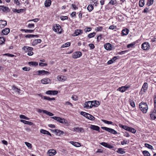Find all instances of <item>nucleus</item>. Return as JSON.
<instances>
[{"mask_svg": "<svg viewBox=\"0 0 156 156\" xmlns=\"http://www.w3.org/2000/svg\"><path fill=\"white\" fill-rule=\"evenodd\" d=\"M139 108L143 113H146L147 112L148 106L146 102H141L140 103Z\"/></svg>", "mask_w": 156, "mask_h": 156, "instance_id": "f257e3e1", "label": "nucleus"}, {"mask_svg": "<svg viewBox=\"0 0 156 156\" xmlns=\"http://www.w3.org/2000/svg\"><path fill=\"white\" fill-rule=\"evenodd\" d=\"M23 49L25 52H28L27 55L29 56L32 55L33 54V52L32 51L33 50V48L28 46H24L23 48Z\"/></svg>", "mask_w": 156, "mask_h": 156, "instance_id": "f03ea898", "label": "nucleus"}, {"mask_svg": "<svg viewBox=\"0 0 156 156\" xmlns=\"http://www.w3.org/2000/svg\"><path fill=\"white\" fill-rule=\"evenodd\" d=\"M105 49L107 50H112L114 49V46L109 43H107L104 45Z\"/></svg>", "mask_w": 156, "mask_h": 156, "instance_id": "7ed1b4c3", "label": "nucleus"}, {"mask_svg": "<svg viewBox=\"0 0 156 156\" xmlns=\"http://www.w3.org/2000/svg\"><path fill=\"white\" fill-rule=\"evenodd\" d=\"M52 118L53 119L57 120V121L61 123H66L67 122V120L64 119H62L59 117L54 116L52 117Z\"/></svg>", "mask_w": 156, "mask_h": 156, "instance_id": "20e7f679", "label": "nucleus"}, {"mask_svg": "<svg viewBox=\"0 0 156 156\" xmlns=\"http://www.w3.org/2000/svg\"><path fill=\"white\" fill-rule=\"evenodd\" d=\"M101 128L103 129H104L106 131L112 133V134H117V132L114 129L112 128H108L105 127H101Z\"/></svg>", "mask_w": 156, "mask_h": 156, "instance_id": "39448f33", "label": "nucleus"}, {"mask_svg": "<svg viewBox=\"0 0 156 156\" xmlns=\"http://www.w3.org/2000/svg\"><path fill=\"white\" fill-rule=\"evenodd\" d=\"M36 74L39 75H48L50 74L48 72L44 70H38L36 72Z\"/></svg>", "mask_w": 156, "mask_h": 156, "instance_id": "423d86ee", "label": "nucleus"}, {"mask_svg": "<svg viewBox=\"0 0 156 156\" xmlns=\"http://www.w3.org/2000/svg\"><path fill=\"white\" fill-rule=\"evenodd\" d=\"M82 55V53L80 51L76 52L74 53L73 55V58L76 59L80 57Z\"/></svg>", "mask_w": 156, "mask_h": 156, "instance_id": "0eeeda50", "label": "nucleus"}, {"mask_svg": "<svg viewBox=\"0 0 156 156\" xmlns=\"http://www.w3.org/2000/svg\"><path fill=\"white\" fill-rule=\"evenodd\" d=\"M2 10L3 12H7L10 11L9 8L4 5H0V10Z\"/></svg>", "mask_w": 156, "mask_h": 156, "instance_id": "6e6552de", "label": "nucleus"}, {"mask_svg": "<svg viewBox=\"0 0 156 156\" xmlns=\"http://www.w3.org/2000/svg\"><path fill=\"white\" fill-rule=\"evenodd\" d=\"M83 33V31L82 30L80 29H77L75 30L73 35L74 36H76L81 34Z\"/></svg>", "mask_w": 156, "mask_h": 156, "instance_id": "1a4fd4ad", "label": "nucleus"}, {"mask_svg": "<svg viewBox=\"0 0 156 156\" xmlns=\"http://www.w3.org/2000/svg\"><path fill=\"white\" fill-rule=\"evenodd\" d=\"M149 47V44L147 42H145L142 44V48L144 50H146Z\"/></svg>", "mask_w": 156, "mask_h": 156, "instance_id": "9d476101", "label": "nucleus"}, {"mask_svg": "<svg viewBox=\"0 0 156 156\" xmlns=\"http://www.w3.org/2000/svg\"><path fill=\"white\" fill-rule=\"evenodd\" d=\"M92 104L91 101H88L87 102H86L84 104V107L87 109L91 108L92 107Z\"/></svg>", "mask_w": 156, "mask_h": 156, "instance_id": "9b49d317", "label": "nucleus"}, {"mask_svg": "<svg viewBox=\"0 0 156 156\" xmlns=\"http://www.w3.org/2000/svg\"><path fill=\"white\" fill-rule=\"evenodd\" d=\"M56 153V151L54 149H51L48 151L47 154L50 156H53Z\"/></svg>", "mask_w": 156, "mask_h": 156, "instance_id": "f8f14e48", "label": "nucleus"}, {"mask_svg": "<svg viewBox=\"0 0 156 156\" xmlns=\"http://www.w3.org/2000/svg\"><path fill=\"white\" fill-rule=\"evenodd\" d=\"M38 95L40 96L42 98H44V99L48 100V101H51V100H55V98H50L49 97L47 96H43L41 94H39Z\"/></svg>", "mask_w": 156, "mask_h": 156, "instance_id": "ddd939ff", "label": "nucleus"}, {"mask_svg": "<svg viewBox=\"0 0 156 156\" xmlns=\"http://www.w3.org/2000/svg\"><path fill=\"white\" fill-rule=\"evenodd\" d=\"M57 78L58 81H64L67 79L66 77L62 75H58Z\"/></svg>", "mask_w": 156, "mask_h": 156, "instance_id": "4468645a", "label": "nucleus"}, {"mask_svg": "<svg viewBox=\"0 0 156 156\" xmlns=\"http://www.w3.org/2000/svg\"><path fill=\"white\" fill-rule=\"evenodd\" d=\"M100 144L105 147H107L110 149L112 148L113 147L112 146L105 142H101L100 143Z\"/></svg>", "mask_w": 156, "mask_h": 156, "instance_id": "2eb2a0df", "label": "nucleus"}, {"mask_svg": "<svg viewBox=\"0 0 156 156\" xmlns=\"http://www.w3.org/2000/svg\"><path fill=\"white\" fill-rule=\"evenodd\" d=\"M61 28V26L58 24H56L55 26L53 27V30L56 32H59Z\"/></svg>", "mask_w": 156, "mask_h": 156, "instance_id": "dca6fc26", "label": "nucleus"}, {"mask_svg": "<svg viewBox=\"0 0 156 156\" xmlns=\"http://www.w3.org/2000/svg\"><path fill=\"white\" fill-rule=\"evenodd\" d=\"M10 30L9 28H5L2 30V33L4 35H7L9 33Z\"/></svg>", "mask_w": 156, "mask_h": 156, "instance_id": "f3484780", "label": "nucleus"}, {"mask_svg": "<svg viewBox=\"0 0 156 156\" xmlns=\"http://www.w3.org/2000/svg\"><path fill=\"white\" fill-rule=\"evenodd\" d=\"M7 25V23L6 21L1 20H0V27H3Z\"/></svg>", "mask_w": 156, "mask_h": 156, "instance_id": "a211bd4d", "label": "nucleus"}, {"mask_svg": "<svg viewBox=\"0 0 156 156\" xmlns=\"http://www.w3.org/2000/svg\"><path fill=\"white\" fill-rule=\"evenodd\" d=\"M50 81V80L48 78H44L41 80V82L42 83L44 84L48 83Z\"/></svg>", "mask_w": 156, "mask_h": 156, "instance_id": "6ab92c4d", "label": "nucleus"}, {"mask_svg": "<svg viewBox=\"0 0 156 156\" xmlns=\"http://www.w3.org/2000/svg\"><path fill=\"white\" fill-rule=\"evenodd\" d=\"M92 106L93 107H97L99 105V101H91Z\"/></svg>", "mask_w": 156, "mask_h": 156, "instance_id": "aec40b11", "label": "nucleus"}, {"mask_svg": "<svg viewBox=\"0 0 156 156\" xmlns=\"http://www.w3.org/2000/svg\"><path fill=\"white\" fill-rule=\"evenodd\" d=\"M40 132L44 134H47L51 136V134L48 131L44 129H41Z\"/></svg>", "mask_w": 156, "mask_h": 156, "instance_id": "412c9836", "label": "nucleus"}, {"mask_svg": "<svg viewBox=\"0 0 156 156\" xmlns=\"http://www.w3.org/2000/svg\"><path fill=\"white\" fill-rule=\"evenodd\" d=\"M90 128L92 129L99 131V130L100 129V128L98 126L91 125V126L90 127Z\"/></svg>", "mask_w": 156, "mask_h": 156, "instance_id": "4be33fe9", "label": "nucleus"}, {"mask_svg": "<svg viewBox=\"0 0 156 156\" xmlns=\"http://www.w3.org/2000/svg\"><path fill=\"white\" fill-rule=\"evenodd\" d=\"M147 83L146 82H145L141 88V90H143L145 92L147 90Z\"/></svg>", "mask_w": 156, "mask_h": 156, "instance_id": "5701e85b", "label": "nucleus"}, {"mask_svg": "<svg viewBox=\"0 0 156 156\" xmlns=\"http://www.w3.org/2000/svg\"><path fill=\"white\" fill-rule=\"evenodd\" d=\"M70 143L76 147H79L81 146L80 144L77 142L71 141L70 142Z\"/></svg>", "mask_w": 156, "mask_h": 156, "instance_id": "b1692460", "label": "nucleus"}, {"mask_svg": "<svg viewBox=\"0 0 156 156\" xmlns=\"http://www.w3.org/2000/svg\"><path fill=\"white\" fill-rule=\"evenodd\" d=\"M54 131L56 133V135L59 136L62 135L64 133V132L62 131L57 129H55Z\"/></svg>", "mask_w": 156, "mask_h": 156, "instance_id": "393cba45", "label": "nucleus"}, {"mask_svg": "<svg viewBox=\"0 0 156 156\" xmlns=\"http://www.w3.org/2000/svg\"><path fill=\"white\" fill-rule=\"evenodd\" d=\"M51 3V1L50 0H46L44 2V5L45 7H49Z\"/></svg>", "mask_w": 156, "mask_h": 156, "instance_id": "a878e982", "label": "nucleus"}, {"mask_svg": "<svg viewBox=\"0 0 156 156\" xmlns=\"http://www.w3.org/2000/svg\"><path fill=\"white\" fill-rule=\"evenodd\" d=\"M20 122L23 123L25 124H27L30 125L33 124V123L31 122L26 121L23 119H21Z\"/></svg>", "mask_w": 156, "mask_h": 156, "instance_id": "bb28decb", "label": "nucleus"}, {"mask_svg": "<svg viewBox=\"0 0 156 156\" xmlns=\"http://www.w3.org/2000/svg\"><path fill=\"white\" fill-rule=\"evenodd\" d=\"M24 11V9H12V11L14 12H16L18 13H20V12H23Z\"/></svg>", "mask_w": 156, "mask_h": 156, "instance_id": "cd10ccee", "label": "nucleus"}, {"mask_svg": "<svg viewBox=\"0 0 156 156\" xmlns=\"http://www.w3.org/2000/svg\"><path fill=\"white\" fill-rule=\"evenodd\" d=\"M129 31V30L127 29H123L122 31V34L123 35H126L128 34Z\"/></svg>", "mask_w": 156, "mask_h": 156, "instance_id": "c85d7f7f", "label": "nucleus"}, {"mask_svg": "<svg viewBox=\"0 0 156 156\" xmlns=\"http://www.w3.org/2000/svg\"><path fill=\"white\" fill-rule=\"evenodd\" d=\"M38 37V36L36 35H34V34H27L25 36V37L26 38H31V37Z\"/></svg>", "mask_w": 156, "mask_h": 156, "instance_id": "c756f323", "label": "nucleus"}, {"mask_svg": "<svg viewBox=\"0 0 156 156\" xmlns=\"http://www.w3.org/2000/svg\"><path fill=\"white\" fill-rule=\"evenodd\" d=\"M12 89L16 92H17L19 94L20 93V90L16 87L15 86H13L12 87Z\"/></svg>", "mask_w": 156, "mask_h": 156, "instance_id": "7c9ffc66", "label": "nucleus"}, {"mask_svg": "<svg viewBox=\"0 0 156 156\" xmlns=\"http://www.w3.org/2000/svg\"><path fill=\"white\" fill-rule=\"evenodd\" d=\"M117 152L120 154H123L125 153V152L123 151V149L122 148H119L118 149Z\"/></svg>", "mask_w": 156, "mask_h": 156, "instance_id": "2f4dec72", "label": "nucleus"}, {"mask_svg": "<svg viewBox=\"0 0 156 156\" xmlns=\"http://www.w3.org/2000/svg\"><path fill=\"white\" fill-rule=\"evenodd\" d=\"M87 118L91 120H94L95 119V117L89 114H88Z\"/></svg>", "mask_w": 156, "mask_h": 156, "instance_id": "473e14b6", "label": "nucleus"}, {"mask_svg": "<svg viewBox=\"0 0 156 156\" xmlns=\"http://www.w3.org/2000/svg\"><path fill=\"white\" fill-rule=\"evenodd\" d=\"M127 131L132 132L133 133H134L136 132V130L134 128L132 127H129Z\"/></svg>", "mask_w": 156, "mask_h": 156, "instance_id": "72a5a7b5", "label": "nucleus"}, {"mask_svg": "<svg viewBox=\"0 0 156 156\" xmlns=\"http://www.w3.org/2000/svg\"><path fill=\"white\" fill-rule=\"evenodd\" d=\"M28 64L30 65H32L33 66H37L38 65V63L37 62H28Z\"/></svg>", "mask_w": 156, "mask_h": 156, "instance_id": "f704fd0d", "label": "nucleus"}, {"mask_svg": "<svg viewBox=\"0 0 156 156\" xmlns=\"http://www.w3.org/2000/svg\"><path fill=\"white\" fill-rule=\"evenodd\" d=\"M119 126L120 127L127 131L128 130V128L129 127L127 126L123 125L121 124L119 125Z\"/></svg>", "mask_w": 156, "mask_h": 156, "instance_id": "c9c22d12", "label": "nucleus"}, {"mask_svg": "<svg viewBox=\"0 0 156 156\" xmlns=\"http://www.w3.org/2000/svg\"><path fill=\"white\" fill-rule=\"evenodd\" d=\"M144 4V0H140L139 2V5L140 7H142Z\"/></svg>", "mask_w": 156, "mask_h": 156, "instance_id": "e433bc0d", "label": "nucleus"}, {"mask_svg": "<svg viewBox=\"0 0 156 156\" xmlns=\"http://www.w3.org/2000/svg\"><path fill=\"white\" fill-rule=\"evenodd\" d=\"M143 154L145 156H150V154L147 151H144L143 152Z\"/></svg>", "mask_w": 156, "mask_h": 156, "instance_id": "4c0bfd02", "label": "nucleus"}, {"mask_svg": "<svg viewBox=\"0 0 156 156\" xmlns=\"http://www.w3.org/2000/svg\"><path fill=\"white\" fill-rule=\"evenodd\" d=\"M117 90L120 91L121 92H123L126 91L124 87L123 86H122V87L118 88L117 89Z\"/></svg>", "mask_w": 156, "mask_h": 156, "instance_id": "58836bf2", "label": "nucleus"}, {"mask_svg": "<svg viewBox=\"0 0 156 156\" xmlns=\"http://www.w3.org/2000/svg\"><path fill=\"white\" fill-rule=\"evenodd\" d=\"M5 39L3 37H0V44H3L5 41Z\"/></svg>", "mask_w": 156, "mask_h": 156, "instance_id": "ea45409f", "label": "nucleus"}, {"mask_svg": "<svg viewBox=\"0 0 156 156\" xmlns=\"http://www.w3.org/2000/svg\"><path fill=\"white\" fill-rule=\"evenodd\" d=\"M70 45V42H67L64 44H63L62 46V48H64L65 47H67L68 46H69Z\"/></svg>", "mask_w": 156, "mask_h": 156, "instance_id": "a19ab883", "label": "nucleus"}, {"mask_svg": "<svg viewBox=\"0 0 156 156\" xmlns=\"http://www.w3.org/2000/svg\"><path fill=\"white\" fill-rule=\"evenodd\" d=\"M94 9L93 6L91 5H89L87 7V10L89 12L91 11Z\"/></svg>", "mask_w": 156, "mask_h": 156, "instance_id": "79ce46f5", "label": "nucleus"}, {"mask_svg": "<svg viewBox=\"0 0 156 156\" xmlns=\"http://www.w3.org/2000/svg\"><path fill=\"white\" fill-rule=\"evenodd\" d=\"M96 33L94 32L92 33L89 34L88 35V37L89 38H91L94 37L96 35Z\"/></svg>", "mask_w": 156, "mask_h": 156, "instance_id": "37998d69", "label": "nucleus"}, {"mask_svg": "<svg viewBox=\"0 0 156 156\" xmlns=\"http://www.w3.org/2000/svg\"><path fill=\"white\" fill-rule=\"evenodd\" d=\"M103 28L101 27H96L95 29V30L96 31H101L102 30Z\"/></svg>", "mask_w": 156, "mask_h": 156, "instance_id": "c03bdc74", "label": "nucleus"}, {"mask_svg": "<svg viewBox=\"0 0 156 156\" xmlns=\"http://www.w3.org/2000/svg\"><path fill=\"white\" fill-rule=\"evenodd\" d=\"M148 1L147 2L146 5L149 6L152 5L153 2V0H147Z\"/></svg>", "mask_w": 156, "mask_h": 156, "instance_id": "a18cd8bd", "label": "nucleus"}, {"mask_svg": "<svg viewBox=\"0 0 156 156\" xmlns=\"http://www.w3.org/2000/svg\"><path fill=\"white\" fill-rule=\"evenodd\" d=\"M101 121L105 123L108 124H112L113 123V122L112 121H109L104 119H102Z\"/></svg>", "mask_w": 156, "mask_h": 156, "instance_id": "49530a36", "label": "nucleus"}, {"mask_svg": "<svg viewBox=\"0 0 156 156\" xmlns=\"http://www.w3.org/2000/svg\"><path fill=\"white\" fill-rule=\"evenodd\" d=\"M88 114L89 113H86L83 112H80V114L81 115L83 116L86 118H87V116H88Z\"/></svg>", "mask_w": 156, "mask_h": 156, "instance_id": "de8ad7c7", "label": "nucleus"}, {"mask_svg": "<svg viewBox=\"0 0 156 156\" xmlns=\"http://www.w3.org/2000/svg\"><path fill=\"white\" fill-rule=\"evenodd\" d=\"M144 145L145 147H147L151 149H153V147L152 146L147 143H145L144 144Z\"/></svg>", "mask_w": 156, "mask_h": 156, "instance_id": "09e8293b", "label": "nucleus"}, {"mask_svg": "<svg viewBox=\"0 0 156 156\" xmlns=\"http://www.w3.org/2000/svg\"><path fill=\"white\" fill-rule=\"evenodd\" d=\"M20 119H23L27 120H29V118L26 117L24 115H20Z\"/></svg>", "mask_w": 156, "mask_h": 156, "instance_id": "8fccbe9b", "label": "nucleus"}, {"mask_svg": "<svg viewBox=\"0 0 156 156\" xmlns=\"http://www.w3.org/2000/svg\"><path fill=\"white\" fill-rule=\"evenodd\" d=\"M44 113H45L48 115H49V116H53L54 115V114L50 112H48V111H47L46 110V111H44Z\"/></svg>", "mask_w": 156, "mask_h": 156, "instance_id": "3c124183", "label": "nucleus"}, {"mask_svg": "<svg viewBox=\"0 0 156 156\" xmlns=\"http://www.w3.org/2000/svg\"><path fill=\"white\" fill-rule=\"evenodd\" d=\"M135 42H133L132 43H131L130 44H128L127 45V48H133V46L135 44Z\"/></svg>", "mask_w": 156, "mask_h": 156, "instance_id": "603ef678", "label": "nucleus"}, {"mask_svg": "<svg viewBox=\"0 0 156 156\" xmlns=\"http://www.w3.org/2000/svg\"><path fill=\"white\" fill-rule=\"evenodd\" d=\"M25 143L29 148H31L32 147V145L31 144L27 142H25Z\"/></svg>", "mask_w": 156, "mask_h": 156, "instance_id": "864d4df0", "label": "nucleus"}, {"mask_svg": "<svg viewBox=\"0 0 156 156\" xmlns=\"http://www.w3.org/2000/svg\"><path fill=\"white\" fill-rule=\"evenodd\" d=\"M23 30L26 33H33L34 30H25L23 29Z\"/></svg>", "mask_w": 156, "mask_h": 156, "instance_id": "5fc2aeb1", "label": "nucleus"}, {"mask_svg": "<svg viewBox=\"0 0 156 156\" xmlns=\"http://www.w3.org/2000/svg\"><path fill=\"white\" fill-rule=\"evenodd\" d=\"M116 3V1L115 0H111L109 2V4L114 5Z\"/></svg>", "mask_w": 156, "mask_h": 156, "instance_id": "6e6d98bb", "label": "nucleus"}, {"mask_svg": "<svg viewBox=\"0 0 156 156\" xmlns=\"http://www.w3.org/2000/svg\"><path fill=\"white\" fill-rule=\"evenodd\" d=\"M3 55L7 56L9 57H13L15 56V55L13 54H12L9 53H6L4 54H3Z\"/></svg>", "mask_w": 156, "mask_h": 156, "instance_id": "4d7b16f0", "label": "nucleus"}, {"mask_svg": "<svg viewBox=\"0 0 156 156\" xmlns=\"http://www.w3.org/2000/svg\"><path fill=\"white\" fill-rule=\"evenodd\" d=\"M129 103L130 105L133 107L135 106V104L134 102L132 100H130Z\"/></svg>", "mask_w": 156, "mask_h": 156, "instance_id": "13d9d810", "label": "nucleus"}, {"mask_svg": "<svg viewBox=\"0 0 156 156\" xmlns=\"http://www.w3.org/2000/svg\"><path fill=\"white\" fill-rule=\"evenodd\" d=\"M129 143V142L127 140H123V141H121V144L122 145H124V144H126Z\"/></svg>", "mask_w": 156, "mask_h": 156, "instance_id": "bf43d9fd", "label": "nucleus"}, {"mask_svg": "<svg viewBox=\"0 0 156 156\" xmlns=\"http://www.w3.org/2000/svg\"><path fill=\"white\" fill-rule=\"evenodd\" d=\"M60 19L61 20H67L68 19V17L67 16H62L60 17Z\"/></svg>", "mask_w": 156, "mask_h": 156, "instance_id": "052dcab7", "label": "nucleus"}, {"mask_svg": "<svg viewBox=\"0 0 156 156\" xmlns=\"http://www.w3.org/2000/svg\"><path fill=\"white\" fill-rule=\"evenodd\" d=\"M77 132H84V129L82 128L79 127V129H77Z\"/></svg>", "mask_w": 156, "mask_h": 156, "instance_id": "680f3d73", "label": "nucleus"}, {"mask_svg": "<svg viewBox=\"0 0 156 156\" xmlns=\"http://www.w3.org/2000/svg\"><path fill=\"white\" fill-rule=\"evenodd\" d=\"M91 30V28L90 27H88L84 29V31L85 32H87L90 31Z\"/></svg>", "mask_w": 156, "mask_h": 156, "instance_id": "e2e57ef3", "label": "nucleus"}, {"mask_svg": "<svg viewBox=\"0 0 156 156\" xmlns=\"http://www.w3.org/2000/svg\"><path fill=\"white\" fill-rule=\"evenodd\" d=\"M71 6L72 7V8L74 10H76V9H77L78 8V7H77L76 6V5L75 4H72L71 5Z\"/></svg>", "mask_w": 156, "mask_h": 156, "instance_id": "0e129e2a", "label": "nucleus"}, {"mask_svg": "<svg viewBox=\"0 0 156 156\" xmlns=\"http://www.w3.org/2000/svg\"><path fill=\"white\" fill-rule=\"evenodd\" d=\"M39 66H47V64L46 63H44L42 62L39 63Z\"/></svg>", "mask_w": 156, "mask_h": 156, "instance_id": "69168bd1", "label": "nucleus"}, {"mask_svg": "<svg viewBox=\"0 0 156 156\" xmlns=\"http://www.w3.org/2000/svg\"><path fill=\"white\" fill-rule=\"evenodd\" d=\"M58 93V91L56 90H52L51 95H56Z\"/></svg>", "mask_w": 156, "mask_h": 156, "instance_id": "338daca9", "label": "nucleus"}, {"mask_svg": "<svg viewBox=\"0 0 156 156\" xmlns=\"http://www.w3.org/2000/svg\"><path fill=\"white\" fill-rule=\"evenodd\" d=\"M22 69L23 70H24L25 71H29L30 70L29 67H28L26 66H25V67H24Z\"/></svg>", "mask_w": 156, "mask_h": 156, "instance_id": "774afa93", "label": "nucleus"}]
</instances>
